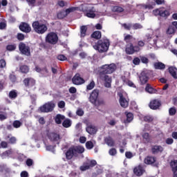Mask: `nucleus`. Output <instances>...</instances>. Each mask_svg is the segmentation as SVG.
<instances>
[{
  "label": "nucleus",
  "instance_id": "58",
  "mask_svg": "<svg viewBox=\"0 0 177 177\" xmlns=\"http://www.w3.org/2000/svg\"><path fill=\"white\" fill-rule=\"evenodd\" d=\"M133 64H135V66H139V64H140V58L135 57L133 59Z\"/></svg>",
  "mask_w": 177,
  "mask_h": 177
},
{
  "label": "nucleus",
  "instance_id": "15",
  "mask_svg": "<svg viewBox=\"0 0 177 177\" xmlns=\"http://www.w3.org/2000/svg\"><path fill=\"white\" fill-rule=\"evenodd\" d=\"M149 107L151 110H158L161 107V101L160 100H152L149 103Z\"/></svg>",
  "mask_w": 177,
  "mask_h": 177
},
{
  "label": "nucleus",
  "instance_id": "19",
  "mask_svg": "<svg viewBox=\"0 0 177 177\" xmlns=\"http://www.w3.org/2000/svg\"><path fill=\"white\" fill-rule=\"evenodd\" d=\"M152 154H158V153H162L164 148L161 145H152L151 148Z\"/></svg>",
  "mask_w": 177,
  "mask_h": 177
},
{
  "label": "nucleus",
  "instance_id": "12",
  "mask_svg": "<svg viewBox=\"0 0 177 177\" xmlns=\"http://www.w3.org/2000/svg\"><path fill=\"white\" fill-rule=\"evenodd\" d=\"M19 28L22 32L28 34L31 32V26L27 22H21L19 24Z\"/></svg>",
  "mask_w": 177,
  "mask_h": 177
},
{
  "label": "nucleus",
  "instance_id": "62",
  "mask_svg": "<svg viewBox=\"0 0 177 177\" xmlns=\"http://www.w3.org/2000/svg\"><path fill=\"white\" fill-rule=\"evenodd\" d=\"M7 138H8V139H10V140H9V142H10V143H11V145H15V144L16 143V140H16V138H15V137H13V136H12V137L10 138V136H8Z\"/></svg>",
  "mask_w": 177,
  "mask_h": 177
},
{
  "label": "nucleus",
  "instance_id": "21",
  "mask_svg": "<svg viewBox=\"0 0 177 177\" xmlns=\"http://www.w3.org/2000/svg\"><path fill=\"white\" fill-rule=\"evenodd\" d=\"M66 160H71L74 156H75V152H74V147H70L65 153Z\"/></svg>",
  "mask_w": 177,
  "mask_h": 177
},
{
  "label": "nucleus",
  "instance_id": "25",
  "mask_svg": "<svg viewBox=\"0 0 177 177\" xmlns=\"http://www.w3.org/2000/svg\"><path fill=\"white\" fill-rule=\"evenodd\" d=\"M104 140V142L110 147H114L115 142H114L113 138H111V136L106 137Z\"/></svg>",
  "mask_w": 177,
  "mask_h": 177
},
{
  "label": "nucleus",
  "instance_id": "56",
  "mask_svg": "<svg viewBox=\"0 0 177 177\" xmlns=\"http://www.w3.org/2000/svg\"><path fill=\"white\" fill-rule=\"evenodd\" d=\"M169 115H175L176 114V109L175 107H171L169 109Z\"/></svg>",
  "mask_w": 177,
  "mask_h": 177
},
{
  "label": "nucleus",
  "instance_id": "33",
  "mask_svg": "<svg viewBox=\"0 0 177 177\" xmlns=\"http://www.w3.org/2000/svg\"><path fill=\"white\" fill-rule=\"evenodd\" d=\"M145 91L148 92V93H156V92H157V90L153 88L150 84H147Z\"/></svg>",
  "mask_w": 177,
  "mask_h": 177
},
{
  "label": "nucleus",
  "instance_id": "31",
  "mask_svg": "<svg viewBox=\"0 0 177 177\" xmlns=\"http://www.w3.org/2000/svg\"><path fill=\"white\" fill-rule=\"evenodd\" d=\"M127 119L124 120V124H129L133 120V114L131 112L127 113L126 112Z\"/></svg>",
  "mask_w": 177,
  "mask_h": 177
},
{
  "label": "nucleus",
  "instance_id": "52",
  "mask_svg": "<svg viewBox=\"0 0 177 177\" xmlns=\"http://www.w3.org/2000/svg\"><path fill=\"white\" fill-rule=\"evenodd\" d=\"M57 60H60V62H65V60H67V57L63 54H60L57 56Z\"/></svg>",
  "mask_w": 177,
  "mask_h": 177
},
{
  "label": "nucleus",
  "instance_id": "59",
  "mask_svg": "<svg viewBox=\"0 0 177 177\" xmlns=\"http://www.w3.org/2000/svg\"><path fill=\"white\" fill-rule=\"evenodd\" d=\"M153 14L154 15V16H160V15H161V8L153 10Z\"/></svg>",
  "mask_w": 177,
  "mask_h": 177
},
{
  "label": "nucleus",
  "instance_id": "63",
  "mask_svg": "<svg viewBox=\"0 0 177 177\" xmlns=\"http://www.w3.org/2000/svg\"><path fill=\"white\" fill-rule=\"evenodd\" d=\"M109 153L110 156H115V154H117V149H115V148H111V149H109Z\"/></svg>",
  "mask_w": 177,
  "mask_h": 177
},
{
  "label": "nucleus",
  "instance_id": "28",
  "mask_svg": "<svg viewBox=\"0 0 177 177\" xmlns=\"http://www.w3.org/2000/svg\"><path fill=\"white\" fill-rule=\"evenodd\" d=\"M73 151L75 152V155L77 156V154H82L84 151H85V149L84 147H73Z\"/></svg>",
  "mask_w": 177,
  "mask_h": 177
},
{
  "label": "nucleus",
  "instance_id": "2",
  "mask_svg": "<svg viewBox=\"0 0 177 177\" xmlns=\"http://www.w3.org/2000/svg\"><path fill=\"white\" fill-rule=\"evenodd\" d=\"M94 49L98 50L100 53L103 52H107L109 50V46H110V41L108 39H102L97 41L95 45H93Z\"/></svg>",
  "mask_w": 177,
  "mask_h": 177
},
{
  "label": "nucleus",
  "instance_id": "16",
  "mask_svg": "<svg viewBox=\"0 0 177 177\" xmlns=\"http://www.w3.org/2000/svg\"><path fill=\"white\" fill-rule=\"evenodd\" d=\"M93 9H95V8L92 7L91 9H88V7H84V8H82L83 12H86V16L87 17H89L90 19H95V17H96V14H95V12H93Z\"/></svg>",
  "mask_w": 177,
  "mask_h": 177
},
{
  "label": "nucleus",
  "instance_id": "64",
  "mask_svg": "<svg viewBox=\"0 0 177 177\" xmlns=\"http://www.w3.org/2000/svg\"><path fill=\"white\" fill-rule=\"evenodd\" d=\"M33 164H34V161L32 160V159H31V158H28V159L26 160V165H27L28 167H31V166H32Z\"/></svg>",
  "mask_w": 177,
  "mask_h": 177
},
{
  "label": "nucleus",
  "instance_id": "24",
  "mask_svg": "<svg viewBox=\"0 0 177 177\" xmlns=\"http://www.w3.org/2000/svg\"><path fill=\"white\" fill-rule=\"evenodd\" d=\"M170 166L171 167V171L173 172V177H177V160L171 161L170 162Z\"/></svg>",
  "mask_w": 177,
  "mask_h": 177
},
{
  "label": "nucleus",
  "instance_id": "20",
  "mask_svg": "<svg viewBox=\"0 0 177 177\" xmlns=\"http://www.w3.org/2000/svg\"><path fill=\"white\" fill-rule=\"evenodd\" d=\"M133 172L136 176H142L145 174V169L142 165H138L133 169Z\"/></svg>",
  "mask_w": 177,
  "mask_h": 177
},
{
  "label": "nucleus",
  "instance_id": "30",
  "mask_svg": "<svg viewBox=\"0 0 177 177\" xmlns=\"http://www.w3.org/2000/svg\"><path fill=\"white\" fill-rule=\"evenodd\" d=\"M169 73L171 74V77L174 78V80H177V69L176 68H174L172 66L169 68Z\"/></svg>",
  "mask_w": 177,
  "mask_h": 177
},
{
  "label": "nucleus",
  "instance_id": "46",
  "mask_svg": "<svg viewBox=\"0 0 177 177\" xmlns=\"http://www.w3.org/2000/svg\"><path fill=\"white\" fill-rule=\"evenodd\" d=\"M95 81L92 80L87 86H86V91H92L93 88H95Z\"/></svg>",
  "mask_w": 177,
  "mask_h": 177
},
{
  "label": "nucleus",
  "instance_id": "47",
  "mask_svg": "<svg viewBox=\"0 0 177 177\" xmlns=\"http://www.w3.org/2000/svg\"><path fill=\"white\" fill-rule=\"evenodd\" d=\"M141 28H143V26L139 23L132 24V30H140Z\"/></svg>",
  "mask_w": 177,
  "mask_h": 177
},
{
  "label": "nucleus",
  "instance_id": "42",
  "mask_svg": "<svg viewBox=\"0 0 177 177\" xmlns=\"http://www.w3.org/2000/svg\"><path fill=\"white\" fill-rule=\"evenodd\" d=\"M7 172V174H9L10 172V169L6 167V165H0V172Z\"/></svg>",
  "mask_w": 177,
  "mask_h": 177
},
{
  "label": "nucleus",
  "instance_id": "51",
  "mask_svg": "<svg viewBox=\"0 0 177 177\" xmlns=\"http://www.w3.org/2000/svg\"><path fill=\"white\" fill-rule=\"evenodd\" d=\"M143 120L145 122H152L153 121L154 118L150 115H146L143 118Z\"/></svg>",
  "mask_w": 177,
  "mask_h": 177
},
{
  "label": "nucleus",
  "instance_id": "50",
  "mask_svg": "<svg viewBox=\"0 0 177 177\" xmlns=\"http://www.w3.org/2000/svg\"><path fill=\"white\" fill-rule=\"evenodd\" d=\"M22 124L23 123H21V122L19 120H15L12 123L14 128H20Z\"/></svg>",
  "mask_w": 177,
  "mask_h": 177
},
{
  "label": "nucleus",
  "instance_id": "53",
  "mask_svg": "<svg viewBox=\"0 0 177 177\" xmlns=\"http://www.w3.org/2000/svg\"><path fill=\"white\" fill-rule=\"evenodd\" d=\"M86 147L88 150H91V149H93V142L92 141H87L86 142Z\"/></svg>",
  "mask_w": 177,
  "mask_h": 177
},
{
  "label": "nucleus",
  "instance_id": "61",
  "mask_svg": "<svg viewBox=\"0 0 177 177\" xmlns=\"http://www.w3.org/2000/svg\"><path fill=\"white\" fill-rule=\"evenodd\" d=\"M8 148V142L6 141H2L0 143V149H6Z\"/></svg>",
  "mask_w": 177,
  "mask_h": 177
},
{
  "label": "nucleus",
  "instance_id": "4",
  "mask_svg": "<svg viewBox=\"0 0 177 177\" xmlns=\"http://www.w3.org/2000/svg\"><path fill=\"white\" fill-rule=\"evenodd\" d=\"M117 70V65L115 64H105L101 66V71L100 75H104L107 74H113Z\"/></svg>",
  "mask_w": 177,
  "mask_h": 177
},
{
  "label": "nucleus",
  "instance_id": "13",
  "mask_svg": "<svg viewBox=\"0 0 177 177\" xmlns=\"http://www.w3.org/2000/svg\"><path fill=\"white\" fill-rule=\"evenodd\" d=\"M98 97H99V90L94 89L90 94L89 100L91 103H92L93 104H96V102H97Z\"/></svg>",
  "mask_w": 177,
  "mask_h": 177
},
{
  "label": "nucleus",
  "instance_id": "22",
  "mask_svg": "<svg viewBox=\"0 0 177 177\" xmlns=\"http://www.w3.org/2000/svg\"><path fill=\"white\" fill-rule=\"evenodd\" d=\"M48 139L51 142H59L60 140V135L56 133H50L48 135Z\"/></svg>",
  "mask_w": 177,
  "mask_h": 177
},
{
  "label": "nucleus",
  "instance_id": "35",
  "mask_svg": "<svg viewBox=\"0 0 177 177\" xmlns=\"http://www.w3.org/2000/svg\"><path fill=\"white\" fill-rule=\"evenodd\" d=\"M64 118H66V117H64V115H61V114H57L56 115V117L55 118V122L57 124H62V121H63V120H64Z\"/></svg>",
  "mask_w": 177,
  "mask_h": 177
},
{
  "label": "nucleus",
  "instance_id": "44",
  "mask_svg": "<svg viewBox=\"0 0 177 177\" xmlns=\"http://www.w3.org/2000/svg\"><path fill=\"white\" fill-rule=\"evenodd\" d=\"M140 6H141L142 9H148V10H151L152 9H154L153 6H151L149 3L148 4H140Z\"/></svg>",
  "mask_w": 177,
  "mask_h": 177
},
{
  "label": "nucleus",
  "instance_id": "18",
  "mask_svg": "<svg viewBox=\"0 0 177 177\" xmlns=\"http://www.w3.org/2000/svg\"><path fill=\"white\" fill-rule=\"evenodd\" d=\"M157 161V158L152 156H147L144 159V162L147 165H153Z\"/></svg>",
  "mask_w": 177,
  "mask_h": 177
},
{
  "label": "nucleus",
  "instance_id": "48",
  "mask_svg": "<svg viewBox=\"0 0 177 177\" xmlns=\"http://www.w3.org/2000/svg\"><path fill=\"white\" fill-rule=\"evenodd\" d=\"M6 49L9 50V52H12V50H16V44H8L6 46Z\"/></svg>",
  "mask_w": 177,
  "mask_h": 177
},
{
  "label": "nucleus",
  "instance_id": "11",
  "mask_svg": "<svg viewBox=\"0 0 177 177\" xmlns=\"http://www.w3.org/2000/svg\"><path fill=\"white\" fill-rule=\"evenodd\" d=\"M72 82L74 85H82V84H85V80L81 77L80 73H76L72 78Z\"/></svg>",
  "mask_w": 177,
  "mask_h": 177
},
{
  "label": "nucleus",
  "instance_id": "55",
  "mask_svg": "<svg viewBox=\"0 0 177 177\" xmlns=\"http://www.w3.org/2000/svg\"><path fill=\"white\" fill-rule=\"evenodd\" d=\"M140 60L144 64H147L149 63V58L146 57L145 56H140Z\"/></svg>",
  "mask_w": 177,
  "mask_h": 177
},
{
  "label": "nucleus",
  "instance_id": "5",
  "mask_svg": "<svg viewBox=\"0 0 177 177\" xmlns=\"http://www.w3.org/2000/svg\"><path fill=\"white\" fill-rule=\"evenodd\" d=\"M45 39L47 44L56 45V44L59 42V36H57V33L55 32H50L46 35Z\"/></svg>",
  "mask_w": 177,
  "mask_h": 177
},
{
  "label": "nucleus",
  "instance_id": "26",
  "mask_svg": "<svg viewBox=\"0 0 177 177\" xmlns=\"http://www.w3.org/2000/svg\"><path fill=\"white\" fill-rule=\"evenodd\" d=\"M170 15H171V12H169V10H166L164 8H161L160 17H165V19H167Z\"/></svg>",
  "mask_w": 177,
  "mask_h": 177
},
{
  "label": "nucleus",
  "instance_id": "36",
  "mask_svg": "<svg viewBox=\"0 0 177 177\" xmlns=\"http://www.w3.org/2000/svg\"><path fill=\"white\" fill-rule=\"evenodd\" d=\"M91 38H95V39H100L102 38V32L97 30L92 33Z\"/></svg>",
  "mask_w": 177,
  "mask_h": 177
},
{
  "label": "nucleus",
  "instance_id": "6",
  "mask_svg": "<svg viewBox=\"0 0 177 177\" xmlns=\"http://www.w3.org/2000/svg\"><path fill=\"white\" fill-rule=\"evenodd\" d=\"M55 107H56V104L53 101H50L41 106L40 107V111H41V113H50L53 111Z\"/></svg>",
  "mask_w": 177,
  "mask_h": 177
},
{
  "label": "nucleus",
  "instance_id": "1",
  "mask_svg": "<svg viewBox=\"0 0 177 177\" xmlns=\"http://www.w3.org/2000/svg\"><path fill=\"white\" fill-rule=\"evenodd\" d=\"M124 41L126 42L125 52L127 55H133V53H138L140 52V48L138 46H133L136 39L131 35H127L124 37Z\"/></svg>",
  "mask_w": 177,
  "mask_h": 177
},
{
  "label": "nucleus",
  "instance_id": "29",
  "mask_svg": "<svg viewBox=\"0 0 177 177\" xmlns=\"http://www.w3.org/2000/svg\"><path fill=\"white\" fill-rule=\"evenodd\" d=\"M153 67L156 70H164L165 68V65L162 62H155L153 64Z\"/></svg>",
  "mask_w": 177,
  "mask_h": 177
},
{
  "label": "nucleus",
  "instance_id": "27",
  "mask_svg": "<svg viewBox=\"0 0 177 177\" xmlns=\"http://www.w3.org/2000/svg\"><path fill=\"white\" fill-rule=\"evenodd\" d=\"M167 35H172V34H175L176 32V28L174 24L169 26L167 31H166Z\"/></svg>",
  "mask_w": 177,
  "mask_h": 177
},
{
  "label": "nucleus",
  "instance_id": "39",
  "mask_svg": "<svg viewBox=\"0 0 177 177\" xmlns=\"http://www.w3.org/2000/svg\"><path fill=\"white\" fill-rule=\"evenodd\" d=\"M62 127L64 128H70L71 127V120L70 119H66L62 122Z\"/></svg>",
  "mask_w": 177,
  "mask_h": 177
},
{
  "label": "nucleus",
  "instance_id": "32",
  "mask_svg": "<svg viewBox=\"0 0 177 177\" xmlns=\"http://www.w3.org/2000/svg\"><path fill=\"white\" fill-rule=\"evenodd\" d=\"M19 71L22 74H28L30 72V68L27 65H21L19 67Z\"/></svg>",
  "mask_w": 177,
  "mask_h": 177
},
{
  "label": "nucleus",
  "instance_id": "17",
  "mask_svg": "<svg viewBox=\"0 0 177 177\" xmlns=\"http://www.w3.org/2000/svg\"><path fill=\"white\" fill-rule=\"evenodd\" d=\"M119 97V103L121 107H123V109H127L129 104V101L127 100V98H125L122 94H120Z\"/></svg>",
  "mask_w": 177,
  "mask_h": 177
},
{
  "label": "nucleus",
  "instance_id": "40",
  "mask_svg": "<svg viewBox=\"0 0 177 177\" xmlns=\"http://www.w3.org/2000/svg\"><path fill=\"white\" fill-rule=\"evenodd\" d=\"M142 139L145 143H149L150 142V134L149 133H144L142 134Z\"/></svg>",
  "mask_w": 177,
  "mask_h": 177
},
{
  "label": "nucleus",
  "instance_id": "41",
  "mask_svg": "<svg viewBox=\"0 0 177 177\" xmlns=\"http://www.w3.org/2000/svg\"><path fill=\"white\" fill-rule=\"evenodd\" d=\"M78 10V8L77 7H71L65 10V13L66 14V16H68L70 13H73V12H75V10Z\"/></svg>",
  "mask_w": 177,
  "mask_h": 177
},
{
  "label": "nucleus",
  "instance_id": "43",
  "mask_svg": "<svg viewBox=\"0 0 177 177\" xmlns=\"http://www.w3.org/2000/svg\"><path fill=\"white\" fill-rule=\"evenodd\" d=\"M8 118L6 112L2 111V109H0V121H3Z\"/></svg>",
  "mask_w": 177,
  "mask_h": 177
},
{
  "label": "nucleus",
  "instance_id": "3",
  "mask_svg": "<svg viewBox=\"0 0 177 177\" xmlns=\"http://www.w3.org/2000/svg\"><path fill=\"white\" fill-rule=\"evenodd\" d=\"M32 27L35 32L40 35L45 34V32L48 31V26L42 22H39V21H33L32 24Z\"/></svg>",
  "mask_w": 177,
  "mask_h": 177
},
{
  "label": "nucleus",
  "instance_id": "34",
  "mask_svg": "<svg viewBox=\"0 0 177 177\" xmlns=\"http://www.w3.org/2000/svg\"><path fill=\"white\" fill-rule=\"evenodd\" d=\"M86 31H88V27L86 26H82L80 27V37L82 38L86 37Z\"/></svg>",
  "mask_w": 177,
  "mask_h": 177
},
{
  "label": "nucleus",
  "instance_id": "14",
  "mask_svg": "<svg viewBox=\"0 0 177 177\" xmlns=\"http://www.w3.org/2000/svg\"><path fill=\"white\" fill-rule=\"evenodd\" d=\"M149 73L146 71L141 72L139 78L140 81L141 85H146L147 82H149Z\"/></svg>",
  "mask_w": 177,
  "mask_h": 177
},
{
  "label": "nucleus",
  "instance_id": "38",
  "mask_svg": "<svg viewBox=\"0 0 177 177\" xmlns=\"http://www.w3.org/2000/svg\"><path fill=\"white\" fill-rule=\"evenodd\" d=\"M112 12H114L116 13H122V12H124V8L118 6H115L112 8Z\"/></svg>",
  "mask_w": 177,
  "mask_h": 177
},
{
  "label": "nucleus",
  "instance_id": "7",
  "mask_svg": "<svg viewBox=\"0 0 177 177\" xmlns=\"http://www.w3.org/2000/svg\"><path fill=\"white\" fill-rule=\"evenodd\" d=\"M19 49L22 55H25V56H31V49L30 48V46L26 45V44L20 42L19 44Z\"/></svg>",
  "mask_w": 177,
  "mask_h": 177
},
{
  "label": "nucleus",
  "instance_id": "60",
  "mask_svg": "<svg viewBox=\"0 0 177 177\" xmlns=\"http://www.w3.org/2000/svg\"><path fill=\"white\" fill-rule=\"evenodd\" d=\"M145 44L144 41L140 40L137 42V45H136V46H138V48H143V46H145Z\"/></svg>",
  "mask_w": 177,
  "mask_h": 177
},
{
  "label": "nucleus",
  "instance_id": "57",
  "mask_svg": "<svg viewBox=\"0 0 177 177\" xmlns=\"http://www.w3.org/2000/svg\"><path fill=\"white\" fill-rule=\"evenodd\" d=\"M57 5H58V6H60V8H64V6H66V5H67V2H66L63 0H60V1H58Z\"/></svg>",
  "mask_w": 177,
  "mask_h": 177
},
{
  "label": "nucleus",
  "instance_id": "54",
  "mask_svg": "<svg viewBox=\"0 0 177 177\" xmlns=\"http://www.w3.org/2000/svg\"><path fill=\"white\" fill-rule=\"evenodd\" d=\"M16 38L18 39V41H24V39L26 38V36L23 33H17Z\"/></svg>",
  "mask_w": 177,
  "mask_h": 177
},
{
  "label": "nucleus",
  "instance_id": "8",
  "mask_svg": "<svg viewBox=\"0 0 177 177\" xmlns=\"http://www.w3.org/2000/svg\"><path fill=\"white\" fill-rule=\"evenodd\" d=\"M97 165V162L95 160H91L88 162H84L82 166H80V171H86L88 169H91V168H93Z\"/></svg>",
  "mask_w": 177,
  "mask_h": 177
},
{
  "label": "nucleus",
  "instance_id": "45",
  "mask_svg": "<svg viewBox=\"0 0 177 177\" xmlns=\"http://www.w3.org/2000/svg\"><path fill=\"white\" fill-rule=\"evenodd\" d=\"M9 97L10 99H16V97H17V93L16 92V90H12L10 91Z\"/></svg>",
  "mask_w": 177,
  "mask_h": 177
},
{
  "label": "nucleus",
  "instance_id": "37",
  "mask_svg": "<svg viewBox=\"0 0 177 177\" xmlns=\"http://www.w3.org/2000/svg\"><path fill=\"white\" fill-rule=\"evenodd\" d=\"M57 17L59 20H62V19H64V17H67V14H66V11L61 10V11L57 12Z\"/></svg>",
  "mask_w": 177,
  "mask_h": 177
},
{
  "label": "nucleus",
  "instance_id": "9",
  "mask_svg": "<svg viewBox=\"0 0 177 177\" xmlns=\"http://www.w3.org/2000/svg\"><path fill=\"white\" fill-rule=\"evenodd\" d=\"M23 84L25 88L30 89V88L35 86L36 81L32 77H26L23 80Z\"/></svg>",
  "mask_w": 177,
  "mask_h": 177
},
{
  "label": "nucleus",
  "instance_id": "10",
  "mask_svg": "<svg viewBox=\"0 0 177 177\" xmlns=\"http://www.w3.org/2000/svg\"><path fill=\"white\" fill-rule=\"evenodd\" d=\"M100 78L104 81L105 88H111V82L113 81L111 76L108 75H100Z\"/></svg>",
  "mask_w": 177,
  "mask_h": 177
},
{
  "label": "nucleus",
  "instance_id": "23",
  "mask_svg": "<svg viewBox=\"0 0 177 177\" xmlns=\"http://www.w3.org/2000/svg\"><path fill=\"white\" fill-rule=\"evenodd\" d=\"M86 131L88 133H89V135H95V133L97 132L96 127L92 124H88L86 128Z\"/></svg>",
  "mask_w": 177,
  "mask_h": 177
},
{
  "label": "nucleus",
  "instance_id": "49",
  "mask_svg": "<svg viewBox=\"0 0 177 177\" xmlns=\"http://www.w3.org/2000/svg\"><path fill=\"white\" fill-rule=\"evenodd\" d=\"M122 27L124 28V30H127V31H130L131 28H132V24H122Z\"/></svg>",
  "mask_w": 177,
  "mask_h": 177
}]
</instances>
